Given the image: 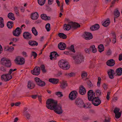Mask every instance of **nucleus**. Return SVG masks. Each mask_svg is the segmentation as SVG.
Segmentation results:
<instances>
[{
    "label": "nucleus",
    "instance_id": "obj_64",
    "mask_svg": "<svg viewBox=\"0 0 122 122\" xmlns=\"http://www.w3.org/2000/svg\"><path fill=\"white\" fill-rule=\"evenodd\" d=\"M95 28L94 25H92L90 28V30L92 31H94L95 30H96Z\"/></svg>",
    "mask_w": 122,
    "mask_h": 122
},
{
    "label": "nucleus",
    "instance_id": "obj_49",
    "mask_svg": "<svg viewBox=\"0 0 122 122\" xmlns=\"http://www.w3.org/2000/svg\"><path fill=\"white\" fill-rule=\"evenodd\" d=\"M69 49L71 51L74 53L75 52V51L74 50V47L73 45H71L70 46Z\"/></svg>",
    "mask_w": 122,
    "mask_h": 122
},
{
    "label": "nucleus",
    "instance_id": "obj_40",
    "mask_svg": "<svg viewBox=\"0 0 122 122\" xmlns=\"http://www.w3.org/2000/svg\"><path fill=\"white\" fill-rule=\"evenodd\" d=\"M90 105L91 104L89 103H87L86 105L84 103L83 107L84 108H90L91 107L90 106Z\"/></svg>",
    "mask_w": 122,
    "mask_h": 122
},
{
    "label": "nucleus",
    "instance_id": "obj_21",
    "mask_svg": "<svg viewBox=\"0 0 122 122\" xmlns=\"http://www.w3.org/2000/svg\"><path fill=\"white\" fill-rule=\"evenodd\" d=\"M58 48L61 50H64L66 47V45L64 43L60 42L58 46Z\"/></svg>",
    "mask_w": 122,
    "mask_h": 122
},
{
    "label": "nucleus",
    "instance_id": "obj_28",
    "mask_svg": "<svg viewBox=\"0 0 122 122\" xmlns=\"http://www.w3.org/2000/svg\"><path fill=\"white\" fill-rule=\"evenodd\" d=\"M49 81V82L54 84H56L59 81V80L54 78L50 79Z\"/></svg>",
    "mask_w": 122,
    "mask_h": 122
},
{
    "label": "nucleus",
    "instance_id": "obj_19",
    "mask_svg": "<svg viewBox=\"0 0 122 122\" xmlns=\"http://www.w3.org/2000/svg\"><path fill=\"white\" fill-rule=\"evenodd\" d=\"M70 25L71 26V28L74 29H75L80 26V25L76 22H73L72 21L70 22Z\"/></svg>",
    "mask_w": 122,
    "mask_h": 122
},
{
    "label": "nucleus",
    "instance_id": "obj_36",
    "mask_svg": "<svg viewBox=\"0 0 122 122\" xmlns=\"http://www.w3.org/2000/svg\"><path fill=\"white\" fill-rule=\"evenodd\" d=\"M41 18L45 20H49L50 19V17L47 16H41Z\"/></svg>",
    "mask_w": 122,
    "mask_h": 122
},
{
    "label": "nucleus",
    "instance_id": "obj_58",
    "mask_svg": "<svg viewBox=\"0 0 122 122\" xmlns=\"http://www.w3.org/2000/svg\"><path fill=\"white\" fill-rule=\"evenodd\" d=\"M17 70V69H10V70L9 71V73H10V74H11L12 73V72L13 71H16Z\"/></svg>",
    "mask_w": 122,
    "mask_h": 122
},
{
    "label": "nucleus",
    "instance_id": "obj_7",
    "mask_svg": "<svg viewBox=\"0 0 122 122\" xmlns=\"http://www.w3.org/2000/svg\"><path fill=\"white\" fill-rule=\"evenodd\" d=\"M92 101V104L95 106H97L100 104L101 101L100 100L98 97H95L94 99L90 101Z\"/></svg>",
    "mask_w": 122,
    "mask_h": 122
},
{
    "label": "nucleus",
    "instance_id": "obj_62",
    "mask_svg": "<svg viewBox=\"0 0 122 122\" xmlns=\"http://www.w3.org/2000/svg\"><path fill=\"white\" fill-rule=\"evenodd\" d=\"M38 96V95H32L31 96V97L32 98L35 99Z\"/></svg>",
    "mask_w": 122,
    "mask_h": 122
},
{
    "label": "nucleus",
    "instance_id": "obj_56",
    "mask_svg": "<svg viewBox=\"0 0 122 122\" xmlns=\"http://www.w3.org/2000/svg\"><path fill=\"white\" fill-rule=\"evenodd\" d=\"M110 92H108L107 93V95L106 97V98L107 100H109L110 98L109 95L110 94Z\"/></svg>",
    "mask_w": 122,
    "mask_h": 122
},
{
    "label": "nucleus",
    "instance_id": "obj_55",
    "mask_svg": "<svg viewBox=\"0 0 122 122\" xmlns=\"http://www.w3.org/2000/svg\"><path fill=\"white\" fill-rule=\"evenodd\" d=\"M75 74L74 73L71 72L69 73V76L70 77H74L75 76Z\"/></svg>",
    "mask_w": 122,
    "mask_h": 122
},
{
    "label": "nucleus",
    "instance_id": "obj_15",
    "mask_svg": "<svg viewBox=\"0 0 122 122\" xmlns=\"http://www.w3.org/2000/svg\"><path fill=\"white\" fill-rule=\"evenodd\" d=\"M24 38L27 40L31 39L32 37L31 34L28 32H24L23 34Z\"/></svg>",
    "mask_w": 122,
    "mask_h": 122
},
{
    "label": "nucleus",
    "instance_id": "obj_18",
    "mask_svg": "<svg viewBox=\"0 0 122 122\" xmlns=\"http://www.w3.org/2000/svg\"><path fill=\"white\" fill-rule=\"evenodd\" d=\"M27 108H25L23 112V113L24 115L26 117L27 119L29 120L30 117V115L27 111Z\"/></svg>",
    "mask_w": 122,
    "mask_h": 122
},
{
    "label": "nucleus",
    "instance_id": "obj_30",
    "mask_svg": "<svg viewBox=\"0 0 122 122\" xmlns=\"http://www.w3.org/2000/svg\"><path fill=\"white\" fill-rule=\"evenodd\" d=\"M104 48L102 44H100L98 47V50L99 52H101L104 50Z\"/></svg>",
    "mask_w": 122,
    "mask_h": 122
},
{
    "label": "nucleus",
    "instance_id": "obj_5",
    "mask_svg": "<svg viewBox=\"0 0 122 122\" xmlns=\"http://www.w3.org/2000/svg\"><path fill=\"white\" fill-rule=\"evenodd\" d=\"M11 74L9 73L2 75L1 76V80H4L5 81H7L9 80L12 77Z\"/></svg>",
    "mask_w": 122,
    "mask_h": 122
},
{
    "label": "nucleus",
    "instance_id": "obj_2",
    "mask_svg": "<svg viewBox=\"0 0 122 122\" xmlns=\"http://www.w3.org/2000/svg\"><path fill=\"white\" fill-rule=\"evenodd\" d=\"M73 58L75 60V63L76 64H80L84 61V57L80 53H78L76 55L73 56Z\"/></svg>",
    "mask_w": 122,
    "mask_h": 122
},
{
    "label": "nucleus",
    "instance_id": "obj_8",
    "mask_svg": "<svg viewBox=\"0 0 122 122\" xmlns=\"http://www.w3.org/2000/svg\"><path fill=\"white\" fill-rule=\"evenodd\" d=\"M87 97L89 101L92 100L95 97V93L93 92V90H91L88 91Z\"/></svg>",
    "mask_w": 122,
    "mask_h": 122
},
{
    "label": "nucleus",
    "instance_id": "obj_26",
    "mask_svg": "<svg viewBox=\"0 0 122 122\" xmlns=\"http://www.w3.org/2000/svg\"><path fill=\"white\" fill-rule=\"evenodd\" d=\"M116 72L117 73V75L121 76L122 74V68L120 67L117 69L116 71Z\"/></svg>",
    "mask_w": 122,
    "mask_h": 122
},
{
    "label": "nucleus",
    "instance_id": "obj_59",
    "mask_svg": "<svg viewBox=\"0 0 122 122\" xmlns=\"http://www.w3.org/2000/svg\"><path fill=\"white\" fill-rule=\"evenodd\" d=\"M110 118L108 117H106L105 119V122H108L110 121Z\"/></svg>",
    "mask_w": 122,
    "mask_h": 122
},
{
    "label": "nucleus",
    "instance_id": "obj_1",
    "mask_svg": "<svg viewBox=\"0 0 122 122\" xmlns=\"http://www.w3.org/2000/svg\"><path fill=\"white\" fill-rule=\"evenodd\" d=\"M47 107L51 110H53L57 114H60L63 112L62 106L57 104V102L52 99H48L46 101Z\"/></svg>",
    "mask_w": 122,
    "mask_h": 122
},
{
    "label": "nucleus",
    "instance_id": "obj_53",
    "mask_svg": "<svg viewBox=\"0 0 122 122\" xmlns=\"http://www.w3.org/2000/svg\"><path fill=\"white\" fill-rule=\"evenodd\" d=\"M14 10L16 13V15H18L19 14V13L18 12V9L17 7H15L14 8Z\"/></svg>",
    "mask_w": 122,
    "mask_h": 122
},
{
    "label": "nucleus",
    "instance_id": "obj_39",
    "mask_svg": "<svg viewBox=\"0 0 122 122\" xmlns=\"http://www.w3.org/2000/svg\"><path fill=\"white\" fill-rule=\"evenodd\" d=\"M45 28L47 31H49L50 30V24L49 23L47 24L46 25Z\"/></svg>",
    "mask_w": 122,
    "mask_h": 122
},
{
    "label": "nucleus",
    "instance_id": "obj_23",
    "mask_svg": "<svg viewBox=\"0 0 122 122\" xmlns=\"http://www.w3.org/2000/svg\"><path fill=\"white\" fill-rule=\"evenodd\" d=\"M71 26L70 22L68 23L67 24H65L63 25V28L65 30H69L71 28Z\"/></svg>",
    "mask_w": 122,
    "mask_h": 122
},
{
    "label": "nucleus",
    "instance_id": "obj_11",
    "mask_svg": "<svg viewBox=\"0 0 122 122\" xmlns=\"http://www.w3.org/2000/svg\"><path fill=\"white\" fill-rule=\"evenodd\" d=\"M77 93L76 91H72L70 92L69 95L70 99L72 100H74L77 97Z\"/></svg>",
    "mask_w": 122,
    "mask_h": 122
},
{
    "label": "nucleus",
    "instance_id": "obj_47",
    "mask_svg": "<svg viewBox=\"0 0 122 122\" xmlns=\"http://www.w3.org/2000/svg\"><path fill=\"white\" fill-rule=\"evenodd\" d=\"M114 15H119L120 12L118 10V9L117 8L115 10L114 12Z\"/></svg>",
    "mask_w": 122,
    "mask_h": 122
},
{
    "label": "nucleus",
    "instance_id": "obj_13",
    "mask_svg": "<svg viewBox=\"0 0 122 122\" xmlns=\"http://www.w3.org/2000/svg\"><path fill=\"white\" fill-rule=\"evenodd\" d=\"M76 104L80 107H82L84 103L83 101L81 99L77 98L75 102Z\"/></svg>",
    "mask_w": 122,
    "mask_h": 122
},
{
    "label": "nucleus",
    "instance_id": "obj_63",
    "mask_svg": "<svg viewBox=\"0 0 122 122\" xmlns=\"http://www.w3.org/2000/svg\"><path fill=\"white\" fill-rule=\"evenodd\" d=\"M0 23V27L2 28L4 26V22Z\"/></svg>",
    "mask_w": 122,
    "mask_h": 122
},
{
    "label": "nucleus",
    "instance_id": "obj_6",
    "mask_svg": "<svg viewBox=\"0 0 122 122\" xmlns=\"http://www.w3.org/2000/svg\"><path fill=\"white\" fill-rule=\"evenodd\" d=\"M34 80L36 84L38 86L42 87L45 86L46 85L45 82L42 81L39 78L35 77Z\"/></svg>",
    "mask_w": 122,
    "mask_h": 122
},
{
    "label": "nucleus",
    "instance_id": "obj_12",
    "mask_svg": "<svg viewBox=\"0 0 122 122\" xmlns=\"http://www.w3.org/2000/svg\"><path fill=\"white\" fill-rule=\"evenodd\" d=\"M21 31L20 28L19 27L17 28L15 30L13 31V35L16 36H18L21 34Z\"/></svg>",
    "mask_w": 122,
    "mask_h": 122
},
{
    "label": "nucleus",
    "instance_id": "obj_35",
    "mask_svg": "<svg viewBox=\"0 0 122 122\" xmlns=\"http://www.w3.org/2000/svg\"><path fill=\"white\" fill-rule=\"evenodd\" d=\"M46 0H37L38 4L42 6L45 3Z\"/></svg>",
    "mask_w": 122,
    "mask_h": 122
},
{
    "label": "nucleus",
    "instance_id": "obj_33",
    "mask_svg": "<svg viewBox=\"0 0 122 122\" xmlns=\"http://www.w3.org/2000/svg\"><path fill=\"white\" fill-rule=\"evenodd\" d=\"M6 48L7 49L6 50H5V51H6L9 52H11L13 51L14 50V48L12 46H11L10 47L7 46Z\"/></svg>",
    "mask_w": 122,
    "mask_h": 122
},
{
    "label": "nucleus",
    "instance_id": "obj_44",
    "mask_svg": "<svg viewBox=\"0 0 122 122\" xmlns=\"http://www.w3.org/2000/svg\"><path fill=\"white\" fill-rule=\"evenodd\" d=\"M115 114V117L117 118L118 119L120 117L121 115V112H119Z\"/></svg>",
    "mask_w": 122,
    "mask_h": 122
},
{
    "label": "nucleus",
    "instance_id": "obj_9",
    "mask_svg": "<svg viewBox=\"0 0 122 122\" xmlns=\"http://www.w3.org/2000/svg\"><path fill=\"white\" fill-rule=\"evenodd\" d=\"M15 61L16 64L19 65H23L25 62L24 59L23 58H21L19 57H17Z\"/></svg>",
    "mask_w": 122,
    "mask_h": 122
},
{
    "label": "nucleus",
    "instance_id": "obj_20",
    "mask_svg": "<svg viewBox=\"0 0 122 122\" xmlns=\"http://www.w3.org/2000/svg\"><path fill=\"white\" fill-rule=\"evenodd\" d=\"M115 61L113 59H110L108 60L106 62L107 65L108 66H113L115 64Z\"/></svg>",
    "mask_w": 122,
    "mask_h": 122
},
{
    "label": "nucleus",
    "instance_id": "obj_45",
    "mask_svg": "<svg viewBox=\"0 0 122 122\" xmlns=\"http://www.w3.org/2000/svg\"><path fill=\"white\" fill-rule=\"evenodd\" d=\"M56 94L57 96L60 95L59 97H61L63 96V95L62 93V92H56L55 93Z\"/></svg>",
    "mask_w": 122,
    "mask_h": 122
},
{
    "label": "nucleus",
    "instance_id": "obj_60",
    "mask_svg": "<svg viewBox=\"0 0 122 122\" xmlns=\"http://www.w3.org/2000/svg\"><path fill=\"white\" fill-rule=\"evenodd\" d=\"M111 50L109 49L107 52V55H109L111 54Z\"/></svg>",
    "mask_w": 122,
    "mask_h": 122
},
{
    "label": "nucleus",
    "instance_id": "obj_42",
    "mask_svg": "<svg viewBox=\"0 0 122 122\" xmlns=\"http://www.w3.org/2000/svg\"><path fill=\"white\" fill-rule=\"evenodd\" d=\"M37 56V54L35 51H32L31 52V57L32 56L34 57V58H35Z\"/></svg>",
    "mask_w": 122,
    "mask_h": 122
},
{
    "label": "nucleus",
    "instance_id": "obj_41",
    "mask_svg": "<svg viewBox=\"0 0 122 122\" xmlns=\"http://www.w3.org/2000/svg\"><path fill=\"white\" fill-rule=\"evenodd\" d=\"M88 87L89 88H91L93 86V84L90 80L88 81L87 82Z\"/></svg>",
    "mask_w": 122,
    "mask_h": 122
},
{
    "label": "nucleus",
    "instance_id": "obj_51",
    "mask_svg": "<svg viewBox=\"0 0 122 122\" xmlns=\"http://www.w3.org/2000/svg\"><path fill=\"white\" fill-rule=\"evenodd\" d=\"M8 18L11 20H14L15 19V17L14 16H8Z\"/></svg>",
    "mask_w": 122,
    "mask_h": 122
},
{
    "label": "nucleus",
    "instance_id": "obj_24",
    "mask_svg": "<svg viewBox=\"0 0 122 122\" xmlns=\"http://www.w3.org/2000/svg\"><path fill=\"white\" fill-rule=\"evenodd\" d=\"M110 21L109 19L107 18V20L105 21L102 24V25L104 27H106L110 23Z\"/></svg>",
    "mask_w": 122,
    "mask_h": 122
},
{
    "label": "nucleus",
    "instance_id": "obj_22",
    "mask_svg": "<svg viewBox=\"0 0 122 122\" xmlns=\"http://www.w3.org/2000/svg\"><path fill=\"white\" fill-rule=\"evenodd\" d=\"M35 84L33 81H29L28 83L27 87L30 89H32L35 87Z\"/></svg>",
    "mask_w": 122,
    "mask_h": 122
},
{
    "label": "nucleus",
    "instance_id": "obj_43",
    "mask_svg": "<svg viewBox=\"0 0 122 122\" xmlns=\"http://www.w3.org/2000/svg\"><path fill=\"white\" fill-rule=\"evenodd\" d=\"M41 70L43 73L46 72V70L45 69V66L44 65H42L40 66Z\"/></svg>",
    "mask_w": 122,
    "mask_h": 122
},
{
    "label": "nucleus",
    "instance_id": "obj_25",
    "mask_svg": "<svg viewBox=\"0 0 122 122\" xmlns=\"http://www.w3.org/2000/svg\"><path fill=\"white\" fill-rule=\"evenodd\" d=\"M29 44L31 46H37L38 43L36 41H29L28 42Z\"/></svg>",
    "mask_w": 122,
    "mask_h": 122
},
{
    "label": "nucleus",
    "instance_id": "obj_48",
    "mask_svg": "<svg viewBox=\"0 0 122 122\" xmlns=\"http://www.w3.org/2000/svg\"><path fill=\"white\" fill-rule=\"evenodd\" d=\"M95 92L96 94L97 95H101V91L99 89H97L96 90Z\"/></svg>",
    "mask_w": 122,
    "mask_h": 122
},
{
    "label": "nucleus",
    "instance_id": "obj_54",
    "mask_svg": "<svg viewBox=\"0 0 122 122\" xmlns=\"http://www.w3.org/2000/svg\"><path fill=\"white\" fill-rule=\"evenodd\" d=\"M1 70L3 72H6V69L5 67L1 66L0 67Z\"/></svg>",
    "mask_w": 122,
    "mask_h": 122
},
{
    "label": "nucleus",
    "instance_id": "obj_32",
    "mask_svg": "<svg viewBox=\"0 0 122 122\" xmlns=\"http://www.w3.org/2000/svg\"><path fill=\"white\" fill-rule=\"evenodd\" d=\"M31 31L32 33L36 36L38 35V32L35 27H33L32 28Z\"/></svg>",
    "mask_w": 122,
    "mask_h": 122
},
{
    "label": "nucleus",
    "instance_id": "obj_52",
    "mask_svg": "<svg viewBox=\"0 0 122 122\" xmlns=\"http://www.w3.org/2000/svg\"><path fill=\"white\" fill-rule=\"evenodd\" d=\"M94 26L96 30H98L100 27L99 25L98 24H95Z\"/></svg>",
    "mask_w": 122,
    "mask_h": 122
},
{
    "label": "nucleus",
    "instance_id": "obj_46",
    "mask_svg": "<svg viewBox=\"0 0 122 122\" xmlns=\"http://www.w3.org/2000/svg\"><path fill=\"white\" fill-rule=\"evenodd\" d=\"M39 17V16H30V18L33 20H37Z\"/></svg>",
    "mask_w": 122,
    "mask_h": 122
},
{
    "label": "nucleus",
    "instance_id": "obj_17",
    "mask_svg": "<svg viewBox=\"0 0 122 122\" xmlns=\"http://www.w3.org/2000/svg\"><path fill=\"white\" fill-rule=\"evenodd\" d=\"M86 92L85 88L82 85L80 86L79 91V93L81 95H83L85 94Z\"/></svg>",
    "mask_w": 122,
    "mask_h": 122
},
{
    "label": "nucleus",
    "instance_id": "obj_4",
    "mask_svg": "<svg viewBox=\"0 0 122 122\" xmlns=\"http://www.w3.org/2000/svg\"><path fill=\"white\" fill-rule=\"evenodd\" d=\"M0 63L7 67H10L11 65V61L9 59L4 57L1 59Z\"/></svg>",
    "mask_w": 122,
    "mask_h": 122
},
{
    "label": "nucleus",
    "instance_id": "obj_16",
    "mask_svg": "<svg viewBox=\"0 0 122 122\" xmlns=\"http://www.w3.org/2000/svg\"><path fill=\"white\" fill-rule=\"evenodd\" d=\"M84 36L85 39L87 40H90L93 38L92 34L89 32H85Z\"/></svg>",
    "mask_w": 122,
    "mask_h": 122
},
{
    "label": "nucleus",
    "instance_id": "obj_31",
    "mask_svg": "<svg viewBox=\"0 0 122 122\" xmlns=\"http://www.w3.org/2000/svg\"><path fill=\"white\" fill-rule=\"evenodd\" d=\"M13 25V22L9 21L7 23V26L10 29L12 28Z\"/></svg>",
    "mask_w": 122,
    "mask_h": 122
},
{
    "label": "nucleus",
    "instance_id": "obj_27",
    "mask_svg": "<svg viewBox=\"0 0 122 122\" xmlns=\"http://www.w3.org/2000/svg\"><path fill=\"white\" fill-rule=\"evenodd\" d=\"M67 86V84L66 82L63 81H62V82L61 83L60 86L61 89H64Z\"/></svg>",
    "mask_w": 122,
    "mask_h": 122
},
{
    "label": "nucleus",
    "instance_id": "obj_50",
    "mask_svg": "<svg viewBox=\"0 0 122 122\" xmlns=\"http://www.w3.org/2000/svg\"><path fill=\"white\" fill-rule=\"evenodd\" d=\"M120 110V109L118 108L115 107L114 110V113L115 114H116L119 112Z\"/></svg>",
    "mask_w": 122,
    "mask_h": 122
},
{
    "label": "nucleus",
    "instance_id": "obj_29",
    "mask_svg": "<svg viewBox=\"0 0 122 122\" xmlns=\"http://www.w3.org/2000/svg\"><path fill=\"white\" fill-rule=\"evenodd\" d=\"M58 35L60 38L63 39H65L67 38V36L63 33H59Z\"/></svg>",
    "mask_w": 122,
    "mask_h": 122
},
{
    "label": "nucleus",
    "instance_id": "obj_3",
    "mask_svg": "<svg viewBox=\"0 0 122 122\" xmlns=\"http://www.w3.org/2000/svg\"><path fill=\"white\" fill-rule=\"evenodd\" d=\"M58 65L59 67L63 70H67L70 68V66L68 64L67 62L63 60L59 61Z\"/></svg>",
    "mask_w": 122,
    "mask_h": 122
},
{
    "label": "nucleus",
    "instance_id": "obj_14",
    "mask_svg": "<svg viewBox=\"0 0 122 122\" xmlns=\"http://www.w3.org/2000/svg\"><path fill=\"white\" fill-rule=\"evenodd\" d=\"M114 70L112 69H110L107 71V74L108 76L111 79H113L114 78V75L115 74Z\"/></svg>",
    "mask_w": 122,
    "mask_h": 122
},
{
    "label": "nucleus",
    "instance_id": "obj_10",
    "mask_svg": "<svg viewBox=\"0 0 122 122\" xmlns=\"http://www.w3.org/2000/svg\"><path fill=\"white\" fill-rule=\"evenodd\" d=\"M31 73L34 75H38L40 73V68L36 66L33 70L31 71Z\"/></svg>",
    "mask_w": 122,
    "mask_h": 122
},
{
    "label": "nucleus",
    "instance_id": "obj_61",
    "mask_svg": "<svg viewBox=\"0 0 122 122\" xmlns=\"http://www.w3.org/2000/svg\"><path fill=\"white\" fill-rule=\"evenodd\" d=\"M85 50L86 53L89 54L90 49L88 48H86L85 49Z\"/></svg>",
    "mask_w": 122,
    "mask_h": 122
},
{
    "label": "nucleus",
    "instance_id": "obj_57",
    "mask_svg": "<svg viewBox=\"0 0 122 122\" xmlns=\"http://www.w3.org/2000/svg\"><path fill=\"white\" fill-rule=\"evenodd\" d=\"M103 87L104 89L105 90H106L107 88V85L106 84L104 83L103 85Z\"/></svg>",
    "mask_w": 122,
    "mask_h": 122
},
{
    "label": "nucleus",
    "instance_id": "obj_38",
    "mask_svg": "<svg viewBox=\"0 0 122 122\" xmlns=\"http://www.w3.org/2000/svg\"><path fill=\"white\" fill-rule=\"evenodd\" d=\"M55 52H54V51L51 52V54L50 56V59L51 60H52L53 58H55Z\"/></svg>",
    "mask_w": 122,
    "mask_h": 122
},
{
    "label": "nucleus",
    "instance_id": "obj_34",
    "mask_svg": "<svg viewBox=\"0 0 122 122\" xmlns=\"http://www.w3.org/2000/svg\"><path fill=\"white\" fill-rule=\"evenodd\" d=\"M90 51H92L93 53H95L97 51V49L95 48V46L93 45L91 46L90 48Z\"/></svg>",
    "mask_w": 122,
    "mask_h": 122
},
{
    "label": "nucleus",
    "instance_id": "obj_37",
    "mask_svg": "<svg viewBox=\"0 0 122 122\" xmlns=\"http://www.w3.org/2000/svg\"><path fill=\"white\" fill-rule=\"evenodd\" d=\"M87 73L86 72L84 71H83L82 72L81 76L82 78H83L86 77L87 76Z\"/></svg>",
    "mask_w": 122,
    "mask_h": 122
}]
</instances>
